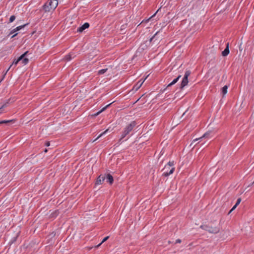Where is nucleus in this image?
<instances>
[{"label": "nucleus", "mask_w": 254, "mask_h": 254, "mask_svg": "<svg viewBox=\"0 0 254 254\" xmlns=\"http://www.w3.org/2000/svg\"><path fill=\"white\" fill-rule=\"evenodd\" d=\"M58 4L57 0H51L45 3L43 6L42 9L45 12H50L51 10H54Z\"/></svg>", "instance_id": "1"}, {"label": "nucleus", "mask_w": 254, "mask_h": 254, "mask_svg": "<svg viewBox=\"0 0 254 254\" xmlns=\"http://www.w3.org/2000/svg\"><path fill=\"white\" fill-rule=\"evenodd\" d=\"M135 126L136 123L135 122H132L129 125L127 126L124 129L121 135V139H123L124 137H125L132 130L133 128Z\"/></svg>", "instance_id": "2"}, {"label": "nucleus", "mask_w": 254, "mask_h": 254, "mask_svg": "<svg viewBox=\"0 0 254 254\" xmlns=\"http://www.w3.org/2000/svg\"><path fill=\"white\" fill-rule=\"evenodd\" d=\"M200 228L212 234H217L220 231V228L218 227H212L208 225H201Z\"/></svg>", "instance_id": "3"}, {"label": "nucleus", "mask_w": 254, "mask_h": 254, "mask_svg": "<svg viewBox=\"0 0 254 254\" xmlns=\"http://www.w3.org/2000/svg\"><path fill=\"white\" fill-rule=\"evenodd\" d=\"M190 74V70H187L185 72L184 77L183 78V80L181 82L180 88L182 90L188 84L189 82L188 77Z\"/></svg>", "instance_id": "4"}, {"label": "nucleus", "mask_w": 254, "mask_h": 254, "mask_svg": "<svg viewBox=\"0 0 254 254\" xmlns=\"http://www.w3.org/2000/svg\"><path fill=\"white\" fill-rule=\"evenodd\" d=\"M28 52V51L25 52L24 54H23L22 55H21L17 60H15V59L14 60V61H13V63H12V64L10 65L9 68L7 69V70L4 73V74L3 75V78H4V76L6 74L7 72L11 68L12 65H14L15 66H16L17 64L18 63V62L21 61V60H22L23 59V58L25 57L27 55Z\"/></svg>", "instance_id": "5"}, {"label": "nucleus", "mask_w": 254, "mask_h": 254, "mask_svg": "<svg viewBox=\"0 0 254 254\" xmlns=\"http://www.w3.org/2000/svg\"><path fill=\"white\" fill-rule=\"evenodd\" d=\"M174 170H175V168L172 167V168H170V169H167V170H166V171H165V167H164L162 170L163 172V175L165 177L168 176L169 175L172 174L174 172Z\"/></svg>", "instance_id": "6"}, {"label": "nucleus", "mask_w": 254, "mask_h": 254, "mask_svg": "<svg viewBox=\"0 0 254 254\" xmlns=\"http://www.w3.org/2000/svg\"><path fill=\"white\" fill-rule=\"evenodd\" d=\"M211 133V131H208L206 133H205L201 137H199L198 138H196V139H193L192 142L190 144V146H192L193 143L195 142H196V141H197L198 140L201 139L202 138H208L209 136V135H210Z\"/></svg>", "instance_id": "7"}, {"label": "nucleus", "mask_w": 254, "mask_h": 254, "mask_svg": "<svg viewBox=\"0 0 254 254\" xmlns=\"http://www.w3.org/2000/svg\"><path fill=\"white\" fill-rule=\"evenodd\" d=\"M89 27V24L87 22L85 23L81 26L78 28L77 31L78 32H82L85 29Z\"/></svg>", "instance_id": "8"}, {"label": "nucleus", "mask_w": 254, "mask_h": 254, "mask_svg": "<svg viewBox=\"0 0 254 254\" xmlns=\"http://www.w3.org/2000/svg\"><path fill=\"white\" fill-rule=\"evenodd\" d=\"M106 179V175H101L99 176V177L97 178V181H96V184H102L105 180Z\"/></svg>", "instance_id": "9"}, {"label": "nucleus", "mask_w": 254, "mask_h": 254, "mask_svg": "<svg viewBox=\"0 0 254 254\" xmlns=\"http://www.w3.org/2000/svg\"><path fill=\"white\" fill-rule=\"evenodd\" d=\"M146 79V77H145L143 80H139L136 84L133 87V89L135 90H137L142 85L143 83L144 82L145 80Z\"/></svg>", "instance_id": "10"}, {"label": "nucleus", "mask_w": 254, "mask_h": 254, "mask_svg": "<svg viewBox=\"0 0 254 254\" xmlns=\"http://www.w3.org/2000/svg\"><path fill=\"white\" fill-rule=\"evenodd\" d=\"M181 75H179L178 76V77L177 78H176L175 79H174L171 83H170L166 87V88H165L163 91H165L168 87H170V86H172L173 85L175 84V83H176L179 80V79L181 78Z\"/></svg>", "instance_id": "11"}, {"label": "nucleus", "mask_w": 254, "mask_h": 254, "mask_svg": "<svg viewBox=\"0 0 254 254\" xmlns=\"http://www.w3.org/2000/svg\"><path fill=\"white\" fill-rule=\"evenodd\" d=\"M27 25H28V23L27 24H25L23 25H21V26H19L17 27H16L15 29H14L13 30H12V31H11V32H10L9 35H11L12 34H13L14 32L21 29L22 28H23V27H24L25 26H26Z\"/></svg>", "instance_id": "12"}, {"label": "nucleus", "mask_w": 254, "mask_h": 254, "mask_svg": "<svg viewBox=\"0 0 254 254\" xmlns=\"http://www.w3.org/2000/svg\"><path fill=\"white\" fill-rule=\"evenodd\" d=\"M106 179L107 181L110 184H112L114 181L113 177L112 176L108 174L106 176Z\"/></svg>", "instance_id": "13"}, {"label": "nucleus", "mask_w": 254, "mask_h": 254, "mask_svg": "<svg viewBox=\"0 0 254 254\" xmlns=\"http://www.w3.org/2000/svg\"><path fill=\"white\" fill-rule=\"evenodd\" d=\"M229 43H227L225 49L222 52V55L223 56L225 57V56H227L229 54Z\"/></svg>", "instance_id": "14"}, {"label": "nucleus", "mask_w": 254, "mask_h": 254, "mask_svg": "<svg viewBox=\"0 0 254 254\" xmlns=\"http://www.w3.org/2000/svg\"><path fill=\"white\" fill-rule=\"evenodd\" d=\"M111 105V103H110L109 104L107 105L104 108H103L100 111L97 112L96 114L94 115V116H97L99 115L101 113L105 111L109 106H110Z\"/></svg>", "instance_id": "15"}, {"label": "nucleus", "mask_w": 254, "mask_h": 254, "mask_svg": "<svg viewBox=\"0 0 254 254\" xmlns=\"http://www.w3.org/2000/svg\"><path fill=\"white\" fill-rule=\"evenodd\" d=\"M8 101H7L0 107V114L4 112V108L7 107Z\"/></svg>", "instance_id": "16"}, {"label": "nucleus", "mask_w": 254, "mask_h": 254, "mask_svg": "<svg viewBox=\"0 0 254 254\" xmlns=\"http://www.w3.org/2000/svg\"><path fill=\"white\" fill-rule=\"evenodd\" d=\"M174 162H169L167 165L165 166V171L167 169H170V168L173 167Z\"/></svg>", "instance_id": "17"}, {"label": "nucleus", "mask_w": 254, "mask_h": 254, "mask_svg": "<svg viewBox=\"0 0 254 254\" xmlns=\"http://www.w3.org/2000/svg\"><path fill=\"white\" fill-rule=\"evenodd\" d=\"M74 57V54H69V55H66L65 57V60H67V61H70L72 58H73Z\"/></svg>", "instance_id": "18"}, {"label": "nucleus", "mask_w": 254, "mask_h": 254, "mask_svg": "<svg viewBox=\"0 0 254 254\" xmlns=\"http://www.w3.org/2000/svg\"><path fill=\"white\" fill-rule=\"evenodd\" d=\"M227 89H228V86L225 85L222 88V92L223 94V96L225 95L227 92Z\"/></svg>", "instance_id": "19"}, {"label": "nucleus", "mask_w": 254, "mask_h": 254, "mask_svg": "<svg viewBox=\"0 0 254 254\" xmlns=\"http://www.w3.org/2000/svg\"><path fill=\"white\" fill-rule=\"evenodd\" d=\"M21 62L22 63L24 64V65H26V64H27V63H28L29 62V59L28 58H26L25 57L23 58V59L21 60Z\"/></svg>", "instance_id": "20"}, {"label": "nucleus", "mask_w": 254, "mask_h": 254, "mask_svg": "<svg viewBox=\"0 0 254 254\" xmlns=\"http://www.w3.org/2000/svg\"><path fill=\"white\" fill-rule=\"evenodd\" d=\"M108 70V68L102 69L98 71V74H103L105 73Z\"/></svg>", "instance_id": "21"}, {"label": "nucleus", "mask_w": 254, "mask_h": 254, "mask_svg": "<svg viewBox=\"0 0 254 254\" xmlns=\"http://www.w3.org/2000/svg\"><path fill=\"white\" fill-rule=\"evenodd\" d=\"M109 131V129H106L105 131H104L103 133H101L93 141H96L98 138H99L101 136H102L103 134H106L107 132H108Z\"/></svg>", "instance_id": "22"}, {"label": "nucleus", "mask_w": 254, "mask_h": 254, "mask_svg": "<svg viewBox=\"0 0 254 254\" xmlns=\"http://www.w3.org/2000/svg\"><path fill=\"white\" fill-rule=\"evenodd\" d=\"M13 120H3L0 122V125L2 124H6L10 122H12Z\"/></svg>", "instance_id": "23"}, {"label": "nucleus", "mask_w": 254, "mask_h": 254, "mask_svg": "<svg viewBox=\"0 0 254 254\" xmlns=\"http://www.w3.org/2000/svg\"><path fill=\"white\" fill-rule=\"evenodd\" d=\"M15 19V16L14 15H12L10 16L9 18V22H12Z\"/></svg>", "instance_id": "24"}, {"label": "nucleus", "mask_w": 254, "mask_h": 254, "mask_svg": "<svg viewBox=\"0 0 254 254\" xmlns=\"http://www.w3.org/2000/svg\"><path fill=\"white\" fill-rule=\"evenodd\" d=\"M241 201V198H239L238 199H237V202L235 204H236V205H238L240 202Z\"/></svg>", "instance_id": "25"}, {"label": "nucleus", "mask_w": 254, "mask_h": 254, "mask_svg": "<svg viewBox=\"0 0 254 254\" xmlns=\"http://www.w3.org/2000/svg\"><path fill=\"white\" fill-rule=\"evenodd\" d=\"M109 236H107V237H106L105 238H104L103 239V240L102 241V242H102V243H104L105 241H106L109 239Z\"/></svg>", "instance_id": "26"}, {"label": "nucleus", "mask_w": 254, "mask_h": 254, "mask_svg": "<svg viewBox=\"0 0 254 254\" xmlns=\"http://www.w3.org/2000/svg\"><path fill=\"white\" fill-rule=\"evenodd\" d=\"M157 34H158V32H156V33L154 34V36H153L151 38H150V42H151L153 40V39L155 38V37L157 35Z\"/></svg>", "instance_id": "27"}, {"label": "nucleus", "mask_w": 254, "mask_h": 254, "mask_svg": "<svg viewBox=\"0 0 254 254\" xmlns=\"http://www.w3.org/2000/svg\"><path fill=\"white\" fill-rule=\"evenodd\" d=\"M237 206L238 205H236V204H235L231 209V211H233L234 209H235Z\"/></svg>", "instance_id": "28"}, {"label": "nucleus", "mask_w": 254, "mask_h": 254, "mask_svg": "<svg viewBox=\"0 0 254 254\" xmlns=\"http://www.w3.org/2000/svg\"><path fill=\"white\" fill-rule=\"evenodd\" d=\"M181 243V240L180 239H177L176 241V243Z\"/></svg>", "instance_id": "29"}, {"label": "nucleus", "mask_w": 254, "mask_h": 254, "mask_svg": "<svg viewBox=\"0 0 254 254\" xmlns=\"http://www.w3.org/2000/svg\"><path fill=\"white\" fill-rule=\"evenodd\" d=\"M160 8H161V7H160V8H159V9L156 11V12L154 14V15H152V17L154 16V15H155V14H156L158 12V11L160 10Z\"/></svg>", "instance_id": "30"}, {"label": "nucleus", "mask_w": 254, "mask_h": 254, "mask_svg": "<svg viewBox=\"0 0 254 254\" xmlns=\"http://www.w3.org/2000/svg\"><path fill=\"white\" fill-rule=\"evenodd\" d=\"M46 145L47 146H50V142H47L46 143Z\"/></svg>", "instance_id": "31"}, {"label": "nucleus", "mask_w": 254, "mask_h": 254, "mask_svg": "<svg viewBox=\"0 0 254 254\" xmlns=\"http://www.w3.org/2000/svg\"><path fill=\"white\" fill-rule=\"evenodd\" d=\"M241 45H242V44H241V45H240V46H239V49H240V50L241 51H242L243 50V48H242Z\"/></svg>", "instance_id": "32"}, {"label": "nucleus", "mask_w": 254, "mask_h": 254, "mask_svg": "<svg viewBox=\"0 0 254 254\" xmlns=\"http://www.w3.org/2000/svg\"><path fill=\"white\" fill-rule=\"evenodd\" d=\"M103 243L102 242H101L99 245H98L96 247L97 248H98L100 246H101Z\"/></svg>", "instance_id": "33"}, {"label": "nucleus", "mask_w": 254, "mask_h": 254, "mask_svg": "<svg viewBox=\"0 0 254 254\" xmlns=\"http://www.w3.org/2000/svg\"><path fill=\"white\" fill-rule=\"evenodd\" d=\"M17 33H16V34H15L11 36V38H13V37H14L16 35H17Z\"/></svg>", "instance_id": "34"}, {"label": "nucleus", "mask_w": 254, "mask_h": 254, "mask_svg": "<svg viewBox=\"0 0 254 254\" xmlns=\"http://www.w3.org/2000/svg\"><path fill=\"white\" fill-rule=\"evenodd\" d=\"M187 112V110L184 113V114H183L182 115V117H183L184 116H185V115L186 114V112Z\"/></svg>", "instance_id": "35"}, {"label": "nucleus", "mask_w": 254, "mask_h": 254, "mask_svg": "<svg viewBox=\"0 0 254 254\" xmlns=\"http://www.w3.org/2000/svg\"><path fill=\"white\" fill-rule=\"evenodd\" d=\"M233 211H231V209L230 210L229 212V214H230V213H231Z\"/></svg>", "instance_id": "36"}, {"label": "nucleus", "mask_w": 254, "mask_h": 254, "mask_svg": "<svg viewBox=\"0 0 254 254\" xmlns=\"http://www.w3.org/2000/svg\"><path fill=\"white\" fill-rule=\"evenodd\" d=\"M47 151H48V150H47V149H45L44 151H45V152H47Z\"/></svg>", "instance_id": "37"}, {"label": "nucleus", "mask_w": 254, "mask_h": 254, "mask_svg": "<svg viewBox=\"0 0 254 254\" xmlns=\"http://www.w3.org/2000/svg\"><path fill=\"white\" fill-rule=\"evenodd\" d=\"M4 79V78H3V77L2 78L1 80H0V82H1V80H2L3 79Z\"/></svg>", "instance_id": "38"}, {"label": "nucleus", "mask_w": 254, "mask_h": 254, "mask_svg": "<svg viewBox=\"0 0 254 254\" xmlns=\"http://www.w3.org/2000/svg\"><path fill=\"white\" fill-rule=\"evenodd\" d=\"M254 183V182L253 183V184Z\"/></svg>", "instance_id": "39"}]
</instances>
